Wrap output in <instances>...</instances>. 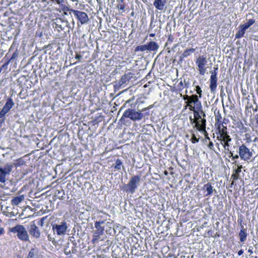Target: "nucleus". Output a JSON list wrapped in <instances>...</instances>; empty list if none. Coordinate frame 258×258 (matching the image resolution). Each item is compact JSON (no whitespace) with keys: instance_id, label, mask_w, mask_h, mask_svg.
<instances>
[{"instance_id":"obj_1","label":"nucleus","mask_w":258,"mask_h":258,"mask_svg":"<svg viewBox=\"0 0 258 258\" xmlns=\"http://www.w3.org/2000/svg\"><path fill=\"white\" fill-rule=\"evenodd\" d=\"M181 96L184 100L186 101V105L185 106V109L188 107L189 109L191 111L195 110V109L201 110L202 108L201 102L199 100L198 95L194 94L190 96L187 95L182 96L181 95Z\"/></svg>"},{"instance_id":"obj_2","label":"nucleus","mask_w":258,"mask_h":258,"mask_svg":"<svg viewBox=\"0 0 258 258\" xmlns=\"http://www.w3.org/2000/svg\"><path fill=\"white\" fill-rule=\"evenodd\" d=\"M10 231L13 233H16L18 238L21 241H30L28 231L24 226L20 224L17 225L10 228Z\"/></svg>"},{"instance_id":"obj_3","label":"nucleus","mask_w":258,"mask_h":258,"mask_svg":"<svg viewBox=\"0 0 258 258\" xmlns=\"http://www.w3.org/2000/svg\"><path fill=\"white\" fill-rule=\"evenodd\" d=\"M141 176L139 175H133L130 178L128 183L123 186L122 189L127 193L133 194L135 192L140 184Z\"/></svg>"},{"instance_id":"obj_4","label":"nucleus","mask_w":258,"mask_h":258,"mask_svg":"<svg viewBox=\"0 0 258 258\" xmlns=\"http://www.w3.org/2000/svg\"><path fill=\"white\" fill-rule=\"evenodd\" d=\"M125 118H130L133 121H136L143 118V114H141L140 110L137 111L135 109L131 107L124 111L120 121H122Z\"/></svg>"},{"instance_id":"obj_5","label":"nucleus","mask_w":258,"mask_h":258,"mask_svg":"<svg viewBox=\"0 0 258 258\" xmlns=\"http://www.w3.org/2000/svg\"><path fill=\"white\" fill-rule=\"evenodd\" d=\"M68 228V223L65 220L62 221L59 224H52V230L54 233H56L57 235H63L66 234Z\"/></svg>"},{"instance_id":"obj_6","label":"nucleus","mask_w":258,"mask_h":258,"mask_svg":"<svg viewBox=\"0 0 258 258\" xmlns=\"http://www.w3.org/2000/svg\"><path fill=\"white\" fill-rule=\"evenodd\" d=\"M14 165L12 164L7 163L4 166H0V182L5 183L6 181V176H9Z\"/></svg>"},{"instance_id":"obj_7","label":"nucleus","mask_w":258,"mask_h":258,"mask_svg":"<svg viewBox=\"0 0 258 258\" xmlns=\"http://www.w3.org/2000/svg\"><path fill=\"white\" fill-rule=\"evenodd\" d=\"M68 24V22L67 21L63 20L60 18H56L52 20L51 25L55 30L58 32H61L64 31Z\"/></svg>"},{"instance_id":"obj_8","label":"nucleus","mask_w":258,"mask_h":258,"mask_svg":"<svg viewBox=\"0 0 258 258\" xmlns=\"http://www.w3.org/2000/svg\"><path fill=\"white\" fill-rule=\"evenodd\" d=\"M208 62L207 59L204 55L199 56L196 60V64L198 67V70L201 75H204L206 72V66Z\"/></svg>"},{"instance_id":"obj_9","label":"nucleus","mask_w":258,"mask_h":258,"mask_svg":"<svg viewBox=\"0 0 258 258\" xmlns=\"http://www.w3.org/2000/svg\"><path fill=\"white\" fill-rule=\"evenodd\" d=\"M213 71H210V88L211 92H214L217 86V80L218 78L217 77L218 74V67L217 66H215L213 68Z\"/></svg>"},{"instance_id":"obj_10","label":"nucleus","mask_w":258,"mask_h":258,"mask_svg":"<svg viewBox=\"0 0 258 258\" xmlns=\"http://www.w3.org/2000/svg\"><path fill=\"white\" fill-rule=\"evenodd\" d=\"M27 229L28 231V234L31 237L38 239L41 235V231L39 228L36 225L35 222H31L29 225H27Z\"/></svg>"},{"instance_id":"obj_11","label":"nucleus","mask_w":258,"mask_h":258,"mask_svg":"<svg viewBox=\"0 0 258 258\" xmlns=\"http://www.w3.org/2000/svg\"><path fill=\"white\" fill-rule=\"evenodd\" d=\"M239 155L241 159L247 161L250 159L252 156V152L244 144L239 147Z\"/></svg>"},{"instance_id":"obj_12","label":"nucleus","mask_w":258,"mask_h":258,"mask_svg":"<svg viewBox=\"0 0 258 258\" xmlns=\"http://www.w3.org/2000/svg\"><path fill=\"white\" fill-rule=\"evenodd\" d=\"M78 21L82 25L86 24L88 23L89 19L87 14L84 12L78 10H71Z\"/></svg>"},{"instance_id":"obj_13","label":"nucleus","mask_w":258,"mask_h":258,"mask_svg":"<svg viewBox=\"0 0 258 258\" xmlns=\"http://www.w3.org/2000/svg\"><path fill=\"white\" fill-rule=\"evenodd\" d=\"M189 120L191 124H194V127L196 128L199 131L203 132L205 131L206 127V120L205 118L201 119L200 121H197L196 118H193L192 116L189 117Z\"/></svg>"},{"instance_id":"obj_14","label":"nucleus","mask_w":258,"mask_h":258,"mask_svg":"<svg viewBox=\"0 0 258 258\" xmlns=\"http://www.w3.org/2000/svg\"><path fill=\"white\" fill-rule=\"evenodd\" d=\"M218 129L220 134V137H217L218 139L220 138L219 140L221 141L230 142L231 141V138L227 131V128L226 126L222 125V128H221V125L219 124Z\"/></svg>"},{"instance_id":"obj_15","label":"nucleus","mask_w":258,"mask_h":258,"mask_svg":"<svg viewBox=\"0 0 258 258\" xmlns=\"http://www.w3.org/2000/svg\"><path fill=\"white\" fill-rule=\"evenodd\" d=\"M14 103L13 99L9 97L7 98L6 103L2 109L0 111V118L5 116V115L9 112L10 109L14 106Z\"/></svg>"},{"instance_id":"obj_16","label":"nucleus","mask_w":258,"mask_h":258,"mask_svg":"<svg viewBox=\"0 0 258 258\" xmlns=\"http://www.w3.org/2000/svg\"><path fill=\"white\" fill-rule=\"evenodd\" d=\"M94 225L96 230L93 231V240H97L100 237V236L104 234V226H100L97 225Z\"/></svg>"},{"instance_id":"obj_17","label":"nucleus","mask_w":258,"mask_h":258,"mask_svg":"<svg viewBox=\"0 0 258 258\" xmlns=\"http://www.w3.org/2000/svg\"><path fill=\"white\" fill-rule=\"evenodd\" d=\"M166 0H155L153 5L158 10L163 12L166 9Z\"/></svg>"},{"instance_id":"obj_18","label":"nucleus","mask_w":258,"mask_h":258,"mask_svg":"<svg viewBox=\"0 0 258 258\" xmlns=\"http://www.w3.org/2000/svg\"><path fill=\"white\" fill-rule=\"evenodd\" d=\"M133 78V74L128 73L123 75L118 82V85L119 87L125 84Z\"/></svg>"},{"instance_id":"obj_19","label":"nucleus","mask_w":258,"mask_h":258,"mask_svg":"<svg viewBox=\"0 0 258 258\" xmlns=\"http://www.w3.org/2000/svg\"><path fill=\"white\" fill-rule=\"evenodd\" d=\"M203 189L207 191L206 196L207 197L211 196L213 192L217 193L216 190L213 188V186L210 182L205 184L203 186Z\"/></svg>"},{"instance_id":"obj_20","label":"nucleus","mask_w":258,"mask_h":258,"mask_svg":"<svg viewBox=\"0 0 258 258\" xmlns=\"http://www.w3.org/2000/svg\"><path fill=\"white\" fill-rule=\"evenodd\" d=\"M241 230L239 233V237L241 242H244L246 240L247 236V230L244 228V226L240 224Z\"/></svg>"},{"instance_id":"obj_21","label":"nucleus","mask_w":258,"mask_h":258,"mask_svg":"<svg viewBox=\"0 0 258 258\" xmlns=\"http://www.w3.org/2000/svg\"><path fill=\"white\" fill-rule=\"evenodd\" d=\"M147 45L149 51H156L159 47V45L156 42L152 41L147 43Z\"/></svg>"},{"instance_id":"obj_22","label":"nucleus","mask_w":258,"mask_h":258,"mask_svg":"<svg viewBox=\"0 0 258 258\" xmlns=\"http://www.w3.org/2000/svg\"><path fill=\"white\" fill-rule=\"evenodd\" d=\"M24 200V196L21 195L20 196L16 197L11 200V203L13 205L17 206Z\"/></svg>"},{"instance_id":"obj_23","label":"nucleus","mask_w":258,"mask_h":258,"mask_svg":"<svg viewBox=\"0 0 258 258\" xmlns=\"http://www.w3.org/2000/svg\"><path fill=\"white\" fill-rule=\"evenodd\" d=\"M114 168L117 170H119L121 169V168H122V169L123 170L124 172H125V169L123 165H122V162L119 159H117L115 161V165L114 167Z\"/></svg>"},{"instance_id":"obj_24","label":"nucleus","mask_w":258,"mask_h":258,"mask_svg":"<svg viewBox=\"0 0 258 258\" xmlns=\"http://www.w3.org/2000/svg\"><path fill=\"white\" fill-rule=\"evenodd\" d=\"M39 250L36 248H32L29 252L26 258H34L35 255L38 254Z\"/></svg>"},{"instance_id":"obj_25","label":"nucleus","mask_w":258,"mask_h":258,"mask_svg":"<svg viewBox=\"0 0 258 258\" xmlns=\"http://www.w3.org/2000/svg\"><path fill=\"white\" fill-rule=\"evenodd\" d=\"M61 7V11L63 12V15H68V12H69V14H71V12H72L71 11V10H74L73 9H70L68 7L65 6V5H63L61 4V5L60 6Z\"/></svg>"},{"instance_id":"obj_26","label":"nucleus","mask_w":258,"mask_h":258,"mask_svg":"<svg viewBox=\"0 0 258 258\" xmlns=\"http://www.w3.org/2000/svg\"><path fill=\"white\" fill-rule=\"evenodd\" d=\"M194 48L187 49L182 53V57H186L195 51Z\"/></svg>"},{"instance_id":"obj_27","label":"nucleus","mask_w":258,"mask_h":258,"mask_svg":"<svg viewBox=\"0 0 258 258\" xmlns=\"http://www.w3.org/2000/svg\"><path fill=\"white\" fill-rule=\"evenodd\" d=\"M136 51H148V47L147 44L145 45H142L138 46L135 48Z\"/></svg>"},{"instance_id":"obj_28","label":"nucleus","mask_w":258,"mask_h":258,"mask_svg":"<svg viewBox=\"0 0 258 258\" xmlns=\"http://www.w3.org/2000/svg\"><path fill=\"white\" fill-rule=\"evenodd\" d=\"M191 111L194 112V116H195L196 119L197 120V121H200V120L201 119H203L202 118L201 115L200 114L199 110L195 109V110H191ZM200 123H201V122H200Z\"/></svg>"},{"instance_id":"obj_29","label":"nucleus","mask_w":258,"mask_h":258,"mask_svg":"<svg viewBox=\"0 0 258 258\" xmlns=\"http://www.w3.org/2000/svg\"><path fill=\"white\" fill-rule=\"evenodd\" d=\"M25 162L24 161V160L22 158H20L17 160L16 163H15L13 165H14V166L18 167L19 166L23 165L24 164H25Z\"/></svg>"},{"instance_id":"obj_30","label":"nucleus","mask_w":258,"mask_h":258,"mask_svg":"<svg viewBox=\"0 0 258 258\" xmlns=\"http://www.w3.org/2000/svg\"><path fill=\"white\" fill-rule=\"evenodd\" d=\"M69 245L70 243H68L65 246L63 251L66 255H68L69 257H71V256H69V255H71L72 252H71V250L69 249Z\"/></svg>"},{"instance_id":"obj_31","label":"nucleus","mask_w":258,"mask_h":258,"mask_svg":"<svg viewBox=\"0 0 258 258\" xmlns=\"http://www.w3.org/2000/svg\"><path fill=\"white\" fill-rule=\"evenodd\" d=\"M245 33L240 29H239V30L236 33L235 38H240L244 36Z\"/></svg>"},{"instance_id":"obj_32","label":"nucleus","mask_w":258,"mask_h":258,"mask_svg":"<svg viewBox=\"0 0 258 258\" xmlns=\"http://www.w3.org/2000/svg\"><path fill=\"white\" fill-rule=\"evenodd\" d=\"M72 244L73 245V246L72 248L71 252H72V253L75 254V253H77V250L76 248L77 247V243L75 240H74V241H73Z\"/></svg>"},{"instance_id":"obj_33","label":"nucleus","mask_w":258,"mask_h":258,"mask_svg":"<svg viewBox=\"0 0 258 258\" xmlns=\"http://www.w3.org/2000/svg\"><path fill=\"white\" fill-rule=\"evenodd\" d=\"M195 91H196L197 93L199 94V97L201 98L202 95V91L201 87L199 86H197L196 87Z\"/></svg>"},{"instance_id":"obj_34","label":"nucleus","mask_w":258,"mask_h":258,"mask_svg":"<svg viewBox=\"0 0 258 258\" xmlns=\"http://www.w3.org/2000/svg\"><path fill=\"white\" fill-rule=\"evenodd\" d=\"M191 142L194 144L198 143L199 142V139L197 138L194 134H192L191 138L190 139Z\"/></svg>"},{"instance_id":"obj_35","label":"nucleus","mask_w":258,"mask_h":258,"mask_svg":"<svg viewBox=\"0 0 258 258\" xmlns=\"http://www.w3.org/2000/svg\"><path fill=\"white\" fill-rule=\"evenodd\" d=\"M255 23V20L254 19H249L248 20V22L246 23H245L244 24L246 25V26L248 27V28L251 26L252 25H253Z\"/></svg>"},{"instance_id":"obj_36","label":"nucleus","mask_w":258,"mask_h":258,"mask_svg":"<svg viewBox=\"0 0 258 258\" xmlns=\"http://www.w3.org/2000/svg\"><path fill=\"white\" fill-rule=\"evenodd\" d=\"M58 195H59V199L60 200H63V196L64 195V190H62L61 191L58 190Z\"/></svg>"},{"instance_id":"obj_37","label":"nucleus","mask_w":258,"mask_h":258,"mask_svg":"<svg viewBox=\"0 0 258 258\" xmlns=\"http://www.w3.org/2000/svg\"><path fill=\"white\" fill-rule=\"evenodd\" d=\"M239 29H240L245 33V31L248 29V27L246 26V25H245L244 24H241L239 26Z\"/></svg>"},{"instance_id":"obj_38","label":"nucleus","mask_w":258,"mask_h":258,"mask_svg":"<svg viewBox=\"0 0 258 258\" xmlns=\"http://www.w3.org/2000/svg\"><path fill=\"white\" fill-rule=\"evenodd\" d=\"M239 29H240L245 33V31L248 29V27L246 26V25H245L244 24H241L239 26Z\"/></svg>"},{"instance_id":"obj_39","label":"nucleus","mask_w":258,"mask_h":258,"mask_svg":"<svg viewBox=\"0 0 258 258\" xmlns=\"http://www.w3.org/2000/svg\"><path fill=\"white\" fill-rule=\"evenodd\" d=\"M105 224V221H103V220H100V221H96L95 222V224L94 225H99V226H104V225Z\"/></svg>"},{"instance_id":"obj_40","label":"nucleus","mask_w":258,"mask_h":258,"mask_svg":"<svg viewBox=\"0 0 258 258\" xmlns=\"http://www.w3.org/2000/svg\"><path fill=\"white\" fill-rule=\"evenodd\" d=\"M17 56H18V53L15 52L13 53L12 56L10 58H9L8 61H9V62H10V61L14 60Z\"/></svg>"},{"instance_id":"obj_41","label":"nucleus","mask_w":258,"mask_h":258,"mask_svg":"<svg viewBox=\"0 0 258 258\" xmlns=\"http://www.w3.org/2000/svg\"><path fill=\"white\" fill-rule=\"evenodd\" d=\"M242 168V165H237V169H236L235 170V172L236 173H237V174H239V173L241 171V169Z\"/></svg>"},{"instance_id":"obj_42","label":"nucleus","mask_w":258,"mask_h":258,"mask_svg":"<svg viewBox=\"0 0 258 258\" xmlns=\"http://www.w3.org/2000/svg\"><path fill=\"white\" fill-rule=\"evenodd\" d=\"M231 178L233 179V180H236L239 178V174L235 172L234 174H233L231 175Z\"/></svg>"},{"instance_id":"obj_43","label":"nucleus","mask_w":258,"mask_h":258,"mask_svg":"<svg viewBox=\"0 0 258 258\" xmlns=\"http://www.w3.org/2000/svg\"><path fill=\"white\" fill-rule=\"evenodd\" d=\"M240 130H241V132H246L247 131V128L244 126L243 123H241V127L239 126Z\"/></svg>"},{"instance_id":"obj_44","label":"nucleus","mask_w":258,"mask_h":258,"mask_svg":"<svg viewBox=\"0 0 258 258\" xmlns=\"http://www.w3.org/2000/svg\"><path fill=\"white\" fill-rule=\"evenodd\" d=\"M177 87L179 90H181L182 89H183V82L182 81H181L178 84Z\"/></svg>"},{"instance_id":"obj_45","label":"nucleus","mask_w":258,"mask_h":258,"mask_svg":"<svg viewBox=\"0 0 258 258\" xmlns=\"http://www.w3.org/2000/svg\"><path fill=\"white\" fill-rule=\"evenodd\" d=\"M125 6L124 4H119L117 6L118 9L123 11H125Z\"/></svg>"},{"instance_id":"obj_46","label":"nucleus","mask_w":258,"mask_h":258,"mask_svg":"<svg viewBox=\"0 0 258 258\" xmlns=\"http://www.w3.org/2000/svg\"><path fill=\"white\" fill-rule=\"evenodd\" d=\"M208 147L210 149V150H214V144L211 141H210L209 142V144L208 145Z\"/></svg>"},{"instance_id":"obj_47","label":"nucleus","mask_w":258,"mask_h":258,"mask_svg":"<svg viewBox=\"0 0 258 258\" xmlns=\"http://www.w3.org/2000/svg\"><path fill=\"white\" fill-rule=\"evenodd\" d=\"M223 142H224V144L223 145L224 149L225 150H227L228 151H229L228 147H229V142H227V141H223Z\"/></svg>"},{"instance_id":"obj_48","label":"nucleus","mask_w":258,"mask_h":258,"mask_svg":"<svg viewBox=\"0 0 258 258\" xmlns=\"http://www.w3.org/2000/svg\"><path fill=\"white\" fill-rule=\"evenodd\" d=\"M5 116L2 118H0V128L2 126L3 124L5 123Z\"/></svg>"},{"instance_id":"obj_49","label":"nucleus","mask_w":258,"mask_h":258,"mask_svg":"<svg viewBox=\"0 0 258 258\" xmlns=\"http://www.w3.org/2000/svg\"><path fill=\"white\" fill-rule=\"evenodd\" d=\"M153 107V105H149L147 107H145V108H144L143 109H142V112H144V111H148L149 109H151Z\"/></svg>"},{"instance_id":"obj_50","label":"nucleus","mask_w":258,"mask_h":258,"mask_svg":"<svg viewBox=\"0 0 258 258\" xmlns=\"http://www.w3.org/2000/svg\"><path fill=\"white\" fill-rule=\"evenodd\" d=\"M153 107V105H149L147 107H145V108H144L143 109H142V112H144V111H148L149 109H151Z\"/></svg>"},{"instance_id":"obj_51","label":"nucleus","mask_w":258,"mask_h":258,"mask_svg":"<svg viewBox=\"0 0 258 258\" xmlns=\"http://www.w3.org/2000/svg\"><path fill=\"white\" fill-rule=\"evenodd\" d=\"M140 111L141 112V114H143V118L144 117H145L146 116H148L149 115V112H148L147 111H144V112H142V110H140Z\"/></svg>"},{"instance_id":"obj_52","label":"nucleus","mask_w":258,"mask_h":258,"mask_svg":"<svg viewBox=\"0 0 258 258\" xmlns=\"http://www.w3.org/2000/svg\"><path fill=\"white\" fill-rule=\"evenodd\" d=\"M245 137H246L247 143H250V142H251V139H250V135L249 134H246L245 135Z\"/></svg>"},{"instance_id":"obj_53","label":"nucleus","mask_w":258,"mask_h":258,"mask_svg":"<svg viewBox=\"0 0 258 258\" xmlns=\"http://www.w3.org/2000/svg\"><path fill=\"white\" fill-rule=\"evenodd\" d=\"M204 132H205V133L206 134H205V142H207V140H209L210 141V138L209 137L208 135V134L206 132V131H204Z\"/></svg>"},{"instance_id":"obj_54","label":"nucleus","mask_w":258,"mask_h":258,"mask_svg":"<svg viewBox=\"0 0 258 258\" xmlns=\"http://www.w3.org/2000/svg\"><path fill=\"white\" fill-rule=\"evenodd\" d=\"M52 2H55L58 4H62V3L64 2L63 0H51Z\"/></svg>"},{"instance_id":"obj_55","label":"nucleus","mask_w":258,"mask_h":258,"mask_svg":"<svg viewBox=\"0 0 258 258\" xmlns=\"http://www.w3.org/2000/svg\"><path fill=\"white\" fill-rule=\"evenodd\" d=\"M75 58L78 60H80L82 58V56L80 54H77L75 56Z\"/></svg>"},{"instance_id":"obj_56","label":"nucleus","mask_w":258,"mask_h":258,"mask_svg":"<svg viewBox=\"0 0 258 258\" xmlns=\"http://www.w3.org/2000/svg\"><path fill=\"white\" fill-rule=\"evenodd\" d=\"M199 111H200V112H201V113L202 114V115L203 116V118H205V117H206V114L203 111V110H202V108L201 110H199Z\"/></svg>"},{"instance_id":"obj_57","label":"nucleus","mask_w":258,"mask_h":258,"mask_svg":"<svg viewBox=\"0 0 258 258\" xmlns=\"http://www.w3.org/2000/svg\"><path fill=\"white\" fill-rule=\"evenodd\" d=\"M252 246H250L248 248V252L250 253V254H252L253 253V251H252Z\"/></svg>"},{"instance_id":"obj_58","label":"nucleus","mask_w":258,"mask_h":258,"mask_svg":"<svg viewBox=\"0 0 258 258\" xmlns=\"http://www.w3.org/2000/svg\"><path fill=\"white\" fill-rule=\"evenodd\" d=\"M184 88H188V87H189V83L187 82V83H186L185 81L184 80Z\"/></svg>"},{"instance_id":"obj_59","label":"nucleus","mask_w":258,"mask_h":258,"mask_svg":"<svg viewBox=\"0 0 258 258\" xmlns=\"http://www.w3.org/2000/svg\"><path fill=\"white\" fill-rule=\"evenodd\" d=\"M239 155H235V156L233 155V156L232 157V160H234L235 159H238L239 158Z\"/></svg>"},{"instance_id":"obj_60","label":"nucleus","mask_w":258,"mask_h":258,"mask_svg":"<svg viewBox=\"0 0 258 258\" xmlns=\"http://www.w3.org/2000/svg\"><path fill=\"white\" fill-rule=\"evenodd\" d=\"M9 63V61H7L6 63H5L3 66H2V68H7L8 64Z\"/></svg>"},{"instance_id":"obj_61","label":"nucleus","mask_w":258,"mask_h":258,"mask_svg":"<svg viewBox=\"0 0 258 258\" xmlns=\"http://www.w3.org/2000/svg\"><path fill=\"white\" fill-rule=\"evenodd\" d=\"M132 99H129V100H127L125 102V103H124V106L126 105L127 104H130V103L132 101Z\"/></svg>"},{"instance_id":"obj_62","label":"nucleus","mask_w":258,"mask_h":258,"mask_svg":"<svg viewBox=\"0 0 258 258\" xmlns=\"http://www.w3.org/2000/svg\"><path fill=\"white\" fill-rule=\"evenodd\" d=\"M243 250H242V249H240V250H239L238 251V254L239 255H242V254H243Z\"/></svg>"},{"instance_id":"obj_63","label":"nucleus","mask_w":258,"mask_h":258,"mask_svg":"<svg viewBox=\"0 0 258 258\" xmlns=\"http://www.w3.org/2000/svg\"><path fill=\"white\" fill-rule=\"evenodd\" d=\"M220 119H221V115L220 114H219V115H217L216 117V119L218 121H219Z\"/></svg>"},{"instance_id":"obj_64","label":"nucleus","mask_w":258,"mask_h":258,"mask_svg":"<svg viewBox=\"0 0 258 258\" xmlns=\"http://www.w3.org/2000/svg\"><path fill=\"white\" fill-rule=\"evenodd\" d=\"M69 240L71 241L73 243V241L75 240L74 237L73 236L70 237Z\"/></svg>"}]
</instances>
